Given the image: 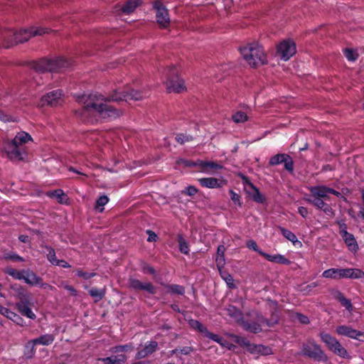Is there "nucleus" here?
Masks as SVG:
<instances>
[{"instance_id":"nucleus-44","label":"nucleus","mask_w":364,"mask_h":364,"mask_svg":"<svg viewBox=\"0 0 364 364\" xmlns=\"http://www.w3.org/2000/svg\"><path fill=\"white\" fill-rule=\"evenodd\" d=\"M246 246L250 250H252L257 252H258L260 255L262 256V254H265L261 249L258 247L257 242L253 240H247L246 242Z\"/></svg>"},{"instance_id":"nucleus-10","label":"nucleus","mask_w":364,"mask_h":364,"mask_svg":"<svg viewBox=\"0 0 364 364\" xmlns=\"http://www.w3.org/2000/svg\"><path fill=\"white\" fill-rule=\"evenodd\" d=\"M295 43L290 40H284L277 46V55L281 59L287 61L296 53Z\"/></svg>"},{"instance_id":"nucleus-15","label":"nucleus","mask_w":364,"mask_h":364,"mask_svg":"<svg viewBox=\"0 0 364 364\" xmlns=\"http://www.w3.org/2000/svg\"><path fill=\"white\" fill-rule=\"evenodd\" d=\"M309 190L313 197H318L324 199H327L328 198V194H333L336 196H341L340 192L325 186H311L309 188Z\"/></svg>"},{"instance_id":"nucleus-64","label":"nucleus","mask_w":364,"mask_h":364,"mask_svg":"<svg viewBox=\"0 0 364 364\" xmlns=\"http://www.w3.org/2000/svg\"><path fill=\"white\" fill-rule=\"evenodd\" d=\"M298 213L303 217V218H306L308 215V210L305 207H299L298 208Z\"/></svg>"},{"instance_id":"nucleus-48","label":"nucleus","mask_w":364,"mask_h":364,"mask_svg":"<svg viewBox=\"0 0 364 364\" xmlns=\"http://www.w3.org/2000/svg\"><path fill=\"white\" fill-rule=\"evenodd\" d=\"M192 139H193V137L191 136L183 134H178L176 136V140L180 144H184L185 142L191 141H192Z\"/></svg>"},{"instance_id":"nucleus-22","label":"nucleus","mask_w":364,"mask_h":364,"mask_svg":"<svg viewBox=\"0 0 364 364\" xmlns=\"http://www.w3.org/2000/svg\"><path fill=\"white\" fill-rule=\"evenodd\" d=\"M157 346L158 343L156 341L148 342L143 349L138 351L136 358L141 359L148 356L156 350Z\"/></svg>"},{"instance_id":"nucleus-49","label":"nucleus","mask_w":364,"mask_h":364,"mask_svg":"<svg viewBox=\"0 0 364 364\" xmlns=\"http://www.w3.org/2000/svg\"><path fill=\"white\" fill-rule=\"evenodd\" d=\"M179 249L183 254H188L189 248L187 242L181 237L179 238Z\"/></svg>"},{"instance_id":"nucleus-42","label":"nucleus","mask_w":364,"mask_h":364,"mask_svg":"<svg viewBox=\"0 0 364 364\" xmlns=\"http://www.w3.org/2000/svg\"><path fill=\"white\" fill-rule=\"evenodd\" d=\"M109 201V198L107 196H100L96 203V209L98 210L100 212H102L104 210V205H105Z\"/></svg>"},{"instance_id":"nucleus-14","label":"nucleus","mask_w":364,"mask_h":364,"mask_svg":"<svg viewBox=\"0 0 364 364\" xmlns=\"http://www.w3.org/2000/svg\"><path fill=\"white\" fill-rule=\"evenodd\" d=\"M336 332L340 336H344L361 341H364V332L354 329L349 326H338L336 328Z\"/></svg>"},{"instance_id":"nucleus-1","label":"nucleus","mask_w":364,"mask_h":364,"mask_svg":"<svg viewBox=\"0 0 364 364\" xmlns=\"http://www.w3.org/2000/svg\"><path fill=\"white\" fill-rule=\"evenodd\" d=\"M147 95L146 92H139L126 87L114 90L112 95L105 97L100 93H91L82 99L84 107L80 114L87 119L92 117H99L102 119H113L118 117L121 112L118 109L108 105V102L129 101L130 100H139Z\"/></svg>"},{"instance_id":"nucleus-31","label":"nucleus","mask_w":364,"mask_h":364,"mask_svg":"<svg viewBox=\"0 0 364 364\" xmlns=\"http://www.w3.org/2000/svg\"><path fill=\"white\" fill-rule=\"evenodd\" d=\"M335 297L339 300L341 305L344 306L348 311L351 312L353 311V305L351 301L346 299L341 291H336Z\"/></svg>"},{"instance_id":"nucleus-54","label":"nucleus","mask_w":364,"mask_h":364,"mask_svg":"<svg viewBox=\"0 0 364 364\" xmlns=\"http://www.w3.org/2000/svg\"><path fill=\"white\" fill-rule=\"evenodd\" d=\"M77 275L80 277H82L85 279H89L95 275L93 272H85L82 270H77L76 272Z\"/></svg>"},{"instance_id":"nucleus-52","label":"nucleus","mask_w":364,"mask_h":364,"mask_svg":"<svg viewBox=\"0 0 364 364\" xmlns=\"http://www.w3.org/2000/svg\"><path fill=\"white\" fill-rule=\"evenodd\" d=\"M270 354H272V350L271 348H269L268 346H263V345H259V355H270Z\"/></svg>"},{"instance_id":"nucleus-58","label":"nucleus","mask_w":364,"mask_h":364,"mask_svg":"<svg viewBox=\"0 0 364 364\" xmlns=\"http://www.w3.org/2000/svg\"><path fill=\"white\" fill-rule=\"evenodd\" d=\"M112 358V361L114 363V364H123L127 360V357L124 355L113 356Z\"/></svg>"},{"instance_id":"nucleus-12","label":"nucleus","mask_w":364,"mask_h":364,"mask_svg":"<svg viewBox=\"0 0 364 364\" xmlns=\"http://www.w3.org/2000/svg\"><path fill=\"white\" fill-rule=\"evenodd\" d=\"M63 96L61 90L51 91L42 97L40 105L42 107L45 105H60L63 101Z\"/></svg>"},{"instance_id":"nucleus-59","label":"nucleus","mask_w":364,"mask_h":364,"mask_svg":"<svg viewBox=\"0 0 364 364\" xmlns=\"http://www.w3.org/2000/svg\"><path fill=\"white\" fill-rule=\"evenodd\" d=\"M259 345L252 344L250 343L247 349L250 353L259 355Z\"/></svg>"},{"instance_id":"nucleus-11","label":"nucleus","mask_w":364,"mask_h":364,"mask_svg":"<svg viewBox=\"0 0 364 364\" xmlns=\"http://www.w3.org/2000/svg\"><path fill=\"white\" fill-rule=\"evenodd\" d=\"M154 8L156 10V18L158 24L161 28H167L170 23V17L166 8L160 1L154 3Z\"/></svg>"},{"instance_id":"nucleus-18","label":"nucleus","mask_w":364,"mask_h":364,"mask_svg":"<svg viewBox=\"0 0 364 364\" xmlns=\"http://www.w3.org/2000/svg\"><path fill=\"white\" fill-rule=\"evenodd\" d=\"M341 270L342 279H362L364 278V272L357 268H345Z\"/></svg>"},{"instance_id":"nucleus-7","label":"nucleus","mask_w":364,"mask_h":364,"mask_svg":"<svg viewBox=\"0 0 364 364\" xmlns=\"http://www.w3.org/2000/svg\"><path fill=\"white\" fill-rule=\"evenodd\" d=\"M49 30L43 27H31L28 29L20 30L17 32L13 33L9 31L7 36H13L15 43H23L27 41L32 36H42L48 33Z\"/></svg>"},{"instance_id":"nucleus-56","label":"nucleus","mask_w":364,"mask_h":364,"mask_svg":"<svg viewBox=\"0 0 364 364\" xmlns=\"http://www.w3.org/2000/svg\"><path fill=\"white\" fill-rule=\"evenodd\" d=\"M284 163L285 168L289 171H292L294 168V163L290 156L288 155L287 159H285L283 161Z\"/></svg>"},{"instance_id":"nucleus-50","label":"nucleus","mask_w":364,"mask_h":364,"mask_svg":"<svg viewBox=\"0 0 364 364\" xmlns=\"http://www.w3.org/2000/svg\"><path fill=\"white\" fill-rule=\"evenodd\" d=\"M336 223L338 225L339 233H340L341 236L343 235V234L348 232L347 225L346 224V223L343 220H338L336 221Z\"/></svg>"},{"instance_id":"nucleus-28","label":"nucleus","mask_w":364,"mask_h":364,"mask_svg":"<svg viewBox=\"0 0 364 364\" xmlns=\"http://www.w3.org/2000/svg\"><path fill=\"white\" fill-rule=\"evenodd\" d=\"M0 312L2 315L5 316L6 317L11 319L17 324L21 325V322L23 321L22 318H21L17 314L11 311L7 308L1 307L0 309Z\"/></svg>"},{"instance_id":"nucleus-3","label":"nucleus","mask_w":364,"mask_h":364,"mask_svg":"<svg viewBox=\"0 0 364 364\" xmlns=\"http://www.w3.org/2000/svg\"><path fill=\"white\" fill-rule=\"evenodd\" d=\"M243 60L251 67H257L267 63L263 48L257 42L248 43L239 48Z\"/></svg>"},{"instance_id":"nucleus-45","label":"nucleus","mask_w":364,"mask_h":364,"mask_svg":"<svg viewBox=\"0 0 364 364\" xmlns=\"http://www.w3.org/2000/svg\"><path fill=\"white\" fill-rule=\"evenodd\" d=\"M90 294L96 299V301L100 300L105 295V291L97 288H92L89 291Z\"/></svg>"},{"instance_id":"nucleus-17","label":"nucleus","mask_w":364,"mask_h":364,"mask_svg":"<svg viewBox=\"0 0 364 364\" xmlns=\"http://www.w3.org/2000/svg\"><path fill=\"white\" fill-rule=\"evenodd\" d=\"M54 339L55 338L53 335L45 334L40 336L39 338L28 341V343L26 344V348H30L32 350H33L35 346L37 344L48 346L53 342Z\"/></svg>"},{"instance_id":"nucleus-27","label":"nucleus","mask_w":364,"mask_h":364,"mask_svg":"<svg viewBox=\"0 0 364 364\" xmlns=\"http://www.w3.org/2000/svg\"><path fill=\"white\" fill-rule=\"evenodd\" d=\"M225 247L223 245H220L218 247L217 254L215 257V262L218 269H223L225 264Z\"/></svg>"},{"instance_id":"nucleus-36","label":"nucleus","mask_w":364,"mask_h":364,"mask_svg":"<svg viewBox=\"0 0 364 364\" xmlns=\"http://www.w3.org/2000/svg\"><path fill=\"white\" fill-rule=\"evenodd\" d=\"M189 325L191 328L198 331L200 333L206 334L208 329L201 323L197 320L191 319L189 321Z\"/></svg>"},{"instance_id":"nucleus-34","label":"nucleus","mask_w":364,"mask_h":364,"mask_svg":"<svg viewBox=\"0 0 364 364\" xmlns=\"http://www.w3.org/2000/svg\"><path fill=\"white\" fill-rule=\"evenodd\" d=\"M218 271L220 272V275L225 280L227 285L231 289L235 288V286L234 284V279L232 277L223 269H218Z\"/></svg>"},{"instance_id":"nucleus-4","label":"nucleus","mask_w":364,"mask_h":364,"mask_svg":"<svg viewBox=\"0 0 364 364\" xmlns=\"http://www.w3.org/2000/svg\"><path fill=\"white\" fill-rule=\"evenodd\" d=\"M69 63L64 58H58L53 60L41 59L33 63V68L38 73L53 72L58 69L68 67Z\"/></svg>"},{"instance_id":"nucleus-25","label":"nucleus","mask_w":364,"mask_h":364,"mask_svg":"<svg viewBox=\"0 0 364 364\" xmlns=\"http://www.w3.org/2000/svg\"><path fill=\"white\" fill-rule=\"evenodd\" d=\"M200 184L205 188H216L222 186V182L215 178H201L198 179Z\"/></svg>"},{"instance_id":"nucleus-62","label":"nucleus","mask_w":364,"mask_h":364,"mask_svg":"<svg viewBox=\"0 0 364 364\" xmlns=\"http://www.w3.org/2000/svg\"><path fill=\"white\" fill-rule=\"evenodd\" d=\"M146 233L149 235V237L147 239L148 242H155L156 240L158 237L155 232H154L151 230H146Z\"/></svg>"},{"instance_id":"nucleus-51","label":"nucleus","mask_w":364,"mask_h":364,"mask_svg":"<svg viewBox=\"0 0 364 364\" xmlns=\"http://www.w3.org/2000/svg\"><path fill=\"white\" fill-rule=\"evenodd\" d=\"M130 287L136 290H141L144 283L138 279H132L130 280Z\"/></svg>"},{"instance_id":"nucleus-2","label":"nucleus","mask_w":364,"mask_h":364,"mask_svg":"<svg viewBox=\"0 0 364 364\" xmlns=\"http://www.w3.org/2000/svg\"><path fill=\"white\" fill-rule=\"evenodd\" d=\"M32 141L33 139L28 133L19 132L11 141L5 144L4 151L11 161H23L27 156V151L24 145Z\"/></svg>"},{"instance_id":"nucleus-37","label":"nucleus","mask_w":364,"mask_h":364,"mask_svg":"<svg viewBox=\"0 0 364 364\" xmlns=\"http://www.w3.org/2000/svg\"><path fill=\"white\" fill-rule=\"evenodd\" d=\"M5 272L12 277L15 279L22 280L23 277V270L18 271L14 268L8 267L5 269Z\"/></svg>"},{"instance_id":"nucleus-26","label":"nucleus","mask_w":364,"mask_h":364,"mask_svg":"<svg viewBox=\"0 0 364 364\" xmlns=\"http://www.w3.org/2000/svg\"><path fill=\"white\" fill-rule=\"evenodd\" d=\"M262 257H264L267 260L271 262L282 264H290L291 262L289 259L286 258L284 255L277 254V255H269L265 252V254H262Z\"/></svg>"},{"instance_id":"nucleus-40","label":"nucleus","mask_w":364,"mask_h":364,"mask_svg":"<svg viewBox=\"0 0 364 364\" xmlns=\"http://www.w3.org/2000/svg\"><path fill=\"white\" fill-rule=\"evenodd\" d=\"M343 53H344L345 57L349 61L354 62L358 58V53L357 50H353V49L346 48L343 50Z\"/></svg>"},{"instance_id":"nucleus-46","label":"nucleus","mask_w":364,"mask_h":364,"mask_svg":"<svg viewBox=\"0 0 364 364\" xmlns=\"http://www.w3.org/2000/svg\"><path fill=\"white\" fill-rule=\"evenodd\" d=\"M205 336L210 338L211 340L220 343L221 346H226V341H225L223 338L220 337L217 334H214L212 333H210L208 331V333H206Z\"/></svg>"},{"instance_id":"nucleus-5","label":"nucleus","mask_w":364,"mask_h":364,"mask_svg":"<svg viewBox=\"0 0 364 364\" xmlns=\"http://www.w3.org/2000/svg\"><path fill=\"white\" fill-rule=\"evenodd\" d=\"M320 338L330 351L342 358H350L347 350L342 346L337 338L326 332H321Z\"/></svg>"},{"instance_id":"nucleus-24","label":"nucleus","mask_w":364,"mask_h":364,"mask_svg":"<svg viewBox=\"0 0 364 364\" xmlns=\"http://www.w3.org/2000/svg\"><path fill=\"white\" fill-rule=\"evenodd\" d=\"M227 314L235 322L242 325L243 317L242 312L234 306L230 305L225 309Z\"/></svg>"},{"instance_id":"nucleus-32","label":"nucleus","mask_w":364,"mask_h":364,"mask_svg":"<svg viewBox=\"0 0 364 364\" xmlns=\"http://www.w3.org/2000/svg\"><path fill=\"white\" fill-rule=\"evenodd\" d=\"M50 197H53L58 199L60 203L66 204L68 203V198L65 193L60 190H55L48 193Z\"/></svg>"},{"instance_id":"nucleus-60","label":"nucleus","mask_w":364,"mask_h":364,"mask_svg":"<svg viewBox=\"0 0 364 364\" xmlns=\"http://www.w3.org/2000/svg\"><path fill=\"white\" fill-rule=\"evenodd\" d=\"M178 164H183L185 166H198V161L196 162H193V161H188V160L180 159L178 161Z\"/></svg>"},{"instance_id":"nucleus-30","label":"nucleus","mask_w":364,"mask_h":364,"mask_svg":"<svg viewBox=\"0 0 364 364\" xmlns=\"http://www.w3.org/2000/svg\"><path fill=\"white\" fill-rule=\"evenodd\" d=\"M141 3V0H129L127 1L121 8L123 13L129 14L133 12L135 9L139 6Z\"/></svg>"},{"instance_id":"nucleus-29","label":"nucleus","mask_w":364,"mask_h":364,"mask_svg":"<svg viewBox=\"0 0 364 364\" xmlns=\"http://www.w3.org/2000/svg\"><path fill=\"white\" fill-rule=\"evenodd\" d=\"M322 277L326 279H342L341 268L326 269L322 273Z\"/></svg>"},{"instance_id":"nucleus-41","label":"nucleus","mask_w":364,"mask_h":364,"mask_svg":"<svg viewBox=\"0 0 364 364\" xmlns=\"http://www.w3.org/2000/svg\"><path fill=\"white\" fill-rule=\"evenodd\" d=\"M166 287H167L168 291L171 294L182 295L185 292L183 287L180 286V285L171 284V285H168Z\"/></svg>"},{"instance_id":"nucleus-35","label":"nucleus","mask_w":364,"mask_h":364,"mask_svg":"<svg viewBox=\"0 0 364 364\" xmlns=\"http://www.w3.org/2000/svg\"><path fill=\"white\" fill-rule=\"evenodd\" d=\"M232 119L235 123H243L247 121L248 117L244 112L238 111L232 115Z\"/></svg>"},{"instance_id":"nucleus-55","label":"nucleus","mask_w":364,"mask_h":364,"mask_svg":"<svg viewBox=\"0 0 364 364\" xmlns=\"http://www.w3.org/2000/svg\"><path fill=\"white\" fill-rule=\"evenodd\" d=\"M141 290H144L152 294L156 293L155 287L150 282L144 283Z\"/></svg>"},{"instance_id":"nucleus-21","label":"nucleus","mask_w":364,"mask_h":364,"mask_svg":"<svg viewBox=\"0 0 364 364\" xmlns=\"http://www.w3.org/2000/svg\"><path fill=\"white\" fill-rule=\"evenodd\" d=\"M314 198H308V203L314 205L317 208L322 210L325 213L330 214L333 213L332 208L329 205L326 203L322 198L318 197H313Z\"/></svg>"},{"instance_id":"nucleus-16","label":"nucleus","mask_w":364,"mask_h":364,"mask_svg":"<svg viewBox=\"0 0 364 364\" xmlns=\"http://www.w3.org/2000/svg\"><path fill=\"white\" fill-rule=\"evenodd\" d=\"M259 321L260 324L256 323H246L243 321L242 326L245 330L256 333L262 331V325L267 326L268 327L273 326L278 322V318H273L272 321H269L263 317H261V318H259Z\"/></svg>"},{"instance_id":"nucleus-13","label":"nucleus","mask_w":364,"mask_h":364,"mask_svg":"<svg viewBox=\"0 0 364 364\" xmlns=\"http://www.w3.org/2000/svg\"><path fill=\"white\" fill-rule=\"evenodd\" d=\"M242 182L245 191L254 201L259 203H263L265 201V197L260 193L259 189L247 177H242Z\"/></svg>"},{"instance_id":"nucleus-43","label":"nucleus","mask_w":364,"mask_h":364,"mask_svg":"<svg viewBox=\"0 0 364 364\" xmlns=\"http://www.w3.org/2000/svg\"><path fill=\"white\" fill-rule=\"evenodd\" d=\"M46 248L48 250V253H47L48 260L52 264L55 265L56 264V262L58 261V259H57V258L55 257V250L52 247H48V246H47Z\"/></svg>"},{"instance_id":"nucleus-61","label":"nucleus","mask_w":364,"mask_h":364,"mask_svg":"<svg viewBox=\"0 0 364 364\" xmlns=\"http://www.w3.org/2000/svg\"><path fill=\"white\" fill-rule=\"evenodd\" d=\"M38 286L46 290L53 291L54 289V287L50 284L43 282L42 278H41V282L38 284Z\"/></svg>"},{"instance_id":"nucleus-23","label":"nucleus","mask_w":364,"mask_h":364,"mask_svg":"<svg viewBox=\"0 0 364 364\" xmlns=\"http://www.w3.org/2000/svg\"><path fill=\"white\" fill-rule=\"evenodd\" d=\"M341 237L350 252L355 253L358 250V244L353 234L348 232Z\"/></svg>"},{"instance_id":"nucleus-38","label":"nucleus","mask_w":364,"mask_h":364,"mask_svg":"<svg viewBox=\"0 0 364 364\" xmlns=\"http://www.w3.org/2000/svg\"><path fill=\"white\" fill-rule=\"evenodd\" d=\"M230 337L232 339V341L237 344L240 345L242 347H246L247 348L250 342L245 337L239 336L234 334H230Z\"/></svg>"},{"instance_id":"nucleus-19","label":"nucleus","mask_w":364,"mask_h":364,"mask_svg":"<svg viewBox=\"0 0 364 364\" xmlns=\"http://www.w3.org/2000/svg\"><path fill=\"white\" fill-rule=\"evenodd\" d=\"M198 166L200 168L201 171L208 174H211L214 171L223 168L220 164L214 161H198Z\"/></svg>"},{"instance_id":"nucleus-47","label":"nucleus","mask_w":364,"mask_h":364,"mask_svg":"<svg viewBox=\"0 0 364 364\" xmlns=\"http://www.w3.org/2000/svg\"><path fill=\"white\" fill-rule=\"evenodd\" d=\"M133 349V346L131 344H126V345H120L114 346L111 348L112 353H119V352H123V351H127L129 350Z\"/></svg>"},{"instance_id":"nucleus-53","label":"nucleus","mask_w":364,"mask_h":364,"mask_svg":"<svg viewBox=\"0 0 364 364\" xmlns=\"http://www.w3.org/2000/svg\"><path fill=\"white\" fill-rule=\"evenodd\" d=\"M230 196L231 200L235 204H237L240 206L241 205L240 196L237 193H235L232 190H230Z\"/></svg>"},{"instance_id":"nucleus-63","label":"nucleus","mask_w":364,"mask_h":364,"mask_svg":"<svg viewBox=\"0 0 364 364\" xmlns=\"http://www.w3.org/2000/svg\"><path fill=\"white\" fill-rule=\"evenodd\" d=\"M63 287L68 290L72 295H76L77 291L70 285L63 284Z\"/></svg>"},{"instance_id":"nucleus-9","label":"nucleus","mask_w":364,"mask_h":364,"mask_svg":"<svg viewBox=\"0 0 364 364\" xmlns=\"http://www.w3.org/2000/svg\"><path fill=\"white\" fill-rule=\"evenodd\" d=\"M20 301L16 304V308L23 316L31 319L36 318V314L31 309L32 305L30 296L23 291L19 294Z\"/></svg>"},{"instance_id":"nucleus-6","label":"nucleus","mask_w":364,"mask_h":364,"mask_svg":"<svg viewBox=\"0 0 364 364\" xmlns=\"http://www.w3.org/2000/svg\"><path fill=\"white\" fill-rule=\"evenodd\" d=\"M166 75L167 79L165 84L169 92H181L186 90V87L184 81L178 76V72L176 67L168 69Z\"/></svg>"},{"instance_id":"nucleus-8","label":"nucleus","mask_w":364,"mask_h":364,"mask_svg":"<svg viewBox=\"0 0 364 364\" xmlns=\"http://www.w3.org/2000/svg\"><path fill=\"white\" fill-rule=\"evenodd\" d=\"M301 354L318 361L327 360V356L320 346L314 341H309L304 344L301 348Z\"/></svg>"},{"instance_id":"nucleus-20","label":"nucleus","mask_w":364,"mask_h":364,"mask_svg":"<svg viewBox=\"0 0 364 364\" xmlns=\"http://www.w3.org/2000/svg\"><path fill=\"white\" fill-rule=\"evenodd\" d=\"M22 280L30 286H38L41 282V277L37 276L33 271L29 269L23 270Z\"/></svg>"},{"instance_id":"nucleus-39","label":"nucleus","mask_w":364,"mask_h":364,"mask_svg":"<svg viewBox=\"0 0 364 364\" xmlns=\"http://www.w3.org/2000/svg\"><path fill=\"white\" fill-rule=\"evenodd\" d=\"M288 155L284 154H278L273 156L269 160V164L275 166L283 163L285 159H287Z\"/></svg>"},{"instance_id":"nucleus-57","label":"nucleus","mask_w":364,"mask_h":364,"mask_svg":"<svg viewBox=\"0 0 364 364\" xmlns=\"http://www.w3.org/2000/svg\"><path fill=\"white\" fill-rule=\"evenodd\" d=\"M198 192V189L193 186H189L183 191L187 196H194Z\"/></svg>"},{"instance_id":"nucleus-33","label":"nucleus","mask_w":364,"mask_h":364,"mask_svg":"<svg viewBox=\"0 0 364 364\" xmlns=\"http://www.w3.org/2000/svg\"><path fill=\"white\" fill-rule=\"evenodd\" d=\"M279 230L282 234V235L288 240L291 242L294 245L296 243H299L301 245V242L297 240V237L294 233L291 231L285 229L282 227H279Z\"/></svg>"}]
</instances>
